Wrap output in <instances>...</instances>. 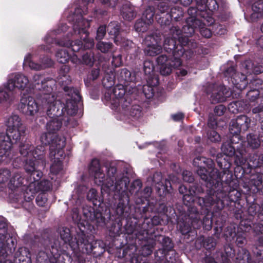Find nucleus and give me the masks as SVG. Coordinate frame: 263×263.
Wrapping results in <instances>:
<instances>
[{
  "instance_id": "obj_52",
  "label": "nucleus",
  "mask_w": 263,
  "mask_h": 263,
  "mask_svg": "<svg viewBox=\"0 0 263 263\" xmlns=\"http://www.w3.org/2000/svg\"><path fill=\"white\" fill-rule=\"evenodd\" d=\"M173 119L175 121H179L184 118V115L182 113H178L172 115Z\"/></svg>"
},
{
  "instance_id": "obj_50",
  "label": "nucleus",
  "mask_w": 263,
  "mask_h": 263,
  "mask_svg": "<svg viewBox=\"0 0 263 263\" xmlns=\"http://www.w3.org/2000/svg\"><path fill=\"white\" fill-rule=\"evenodd\" d=\"M208 125L212 128H215L217 126V122L216 119L213 117H209L208 120Z\"/></svg>"
},
{
  "instance_id": "obj_53",
  "label": "nucleus",
  "mask_w": 263,
  "mask_h": 263,
  "mask_svg": "<svg viewBox=\"0 0 263 263\" xmlns=\"http://www.w3.org/2000/svg\"><path fill=\"white\" fill-rule=\"evenodd\" d=\"M263 111V105L259 104L257 107L252 109V112L254 114H258Z\"/></svg>"
},
{
  "instance_id": "obj_14",
  "label": "nucleus",
  "mask_w": 263,
  "mask_h": 263,
  "mask_svg": "<svg viewBox=\"0 0 263 263\" xmlns=\"http://www.w3.org/2000/svg\"><path fill=\"white\" fill-rule=\"evenodd\" d=\"M120 30V26L117 22H111L108 24V33L114 36V42L117 45H121L124 43V39H120L119 36Z\"/></svg>"
},
{
  "instance_id": "obj_11",
  "label": "nucleus",
  "mask_w": 263,
  "mask_h": 263,
  "mask_svg": "<svg viewBox=\"0 0 263 263\" xmlns=\"http://www.w3.org/2000/svg\"><path fill=\"white\" fill-rule=\"evenodd\" d=\"M12 146V144L9 137L5 133H0V157L8 156Z\"/></svg>"
},
{
  "instance_id": "obj_42",
  "label": "nucleus",
  "mask_w": 263,
  "mask_h": 263,
  "mask_svg": "<svg viewBox=\"0 0 263 263\" xmlns=\"http://www.w3.org/2000/svg\"><path fill=\"white\" fill-rule=\"evenodd\" d=\"M182 178L184 181L192 182L194 181V177L191 172L184 171L182 173Z\"/></svg>"
},
{
  "instance_id": "obj_51",
  "label": "nucleus",
  "mask_w": 263,
  "mask_h": 263,
  "mask_svg": "<svg viewBox=\"0 0 263 263\" xmlns=\"http://www.w3.org/2000/svg\"><path fill=\"white\" fill-rule=\"evenodd\" d=\"M187 13H189V14L192 15L191 22H193V24H194V20H196V18H193L194 17V15L196 13V10L195 8H194L193 7H190L187 10Z\"/></svg>"
},
{
  "instance_id": "obj_25",
  "label": "nucleus",
  "mask_w": 263,
  "mask_h": 263,
  "mask_svg": "<svg viewBox=\"0 0 263 263\" xmlns=\"http://www.w3.org/2000/svg\"><path fill=\"white\" fill-rule=\"evenodd\" d=\"M53 64V62L51 59H47V63H43L42 64L36 63L32 61H30L28 62L29 66L31 69H35L36 70H40L46 67H50L52 66Z\"/></svg>"
},
{
  "instance_id": "obj_16",
  "label": "nucleus",
  "mask_w": 263,
  "mask_h": 263,
  "mask_svg": "<svg viewBox=\"0 0 263 263\" xmlns=\"http://www.w3.org/2000/svg\"><path fill=\"white\" fill-rule=\"evenodd\" d=\"M56 97L53 93L45 94L42 97V105L47 108V114H51V110L55 108Z\"/></svg>"
},
{
  "instance_id": "obj_30",
  "label": "nucleus",
  "mask_w": 263,
  "mask_h": 263,
  "mask_svg": "<svg viewBox=\"0 0 263 263\" xmlns=\"http://www.w3.org/2000/svg\"><path fill=\"white\" fill-rule=\"evenodd\" d=\"M179 191L180 193L183 195V199L184 202V204H187V203H186V201L187 202H190L191 201H193L194 200L193 196L189 195L187 192V187L184 185H181L180 186L179 188Z\"/></svg>"
},
{
  "instance_id": "obj_32",
  "label": "nucleus",
  "mask_w": 263,
  "mask_h": 263,
  "mask_svg": "<svg viewBox=\"0 0 263 263\" xmlns=\"http://www.w3.org/2000/svg\"><path fill=\"white\" fill-rule=\"evenodd\" d=\"M11 176V172L9 170L4 169L0 170V184L6 182Z\"/></svg>"
},
{
  "instance_id": "obj_10",
  "label": "nucleus",
  "mask_w": 263,
  "mask_h": 263,
  "mask_svg": "<svg viewBox=\"0 0 263 263\" xmlns=\"http://www.w3.org/2000/svg\"><path fill=\"white\" fill-rule=\"evenodd\" d=\"M34 146L29 143L22 144L20 147L21 154L24 157L32 156L35 159H40L43 158L44 151L39 148L33 149Z\"/></svg>"
},
{
  "instance_id": "obj_39",
  "label": "nucleus",
  "mask_w": 263,
  "mask_h": 263,
  "mask_svg": "<svg viewBox=\"0 0 263 263\" xmlns=\"http://www.w3.org/2000/svg\"><path fill=\"white\" fill-rule=\"evenodd\" d=\"M143 91L145 94V97L148 99H150L154 95L153 89L152 87L148 85L143 86Z\"/></svg>"
},
{
  "instance_id": "obj_54",
  "label": "nucleus",
  "mask_w": 263,
  "mask_h": 263,
  "mask_svg": "<svg viewBox=\"0 0 263 263\" xmlns=\"http://www.w3.org/2000/svg\"><path fill=\"white\" fill-rule=\"evenodd\" d=\"M171 243V240L168 237H165L163 238L162 240V244L164 247L166 248L170 247V244Z\"/></svg>"
},
{
  "instance_id": "obj_56",
  "label": "nucleus",
  "mask_w": 263,
  "mask_h": 263,
  "mask_svg": "<svg viewBox=\"0 0 263 263\" xmlns=\"http://www.w3.org/2000/svg\"><path fill=\"white\" fill-rule=\"evenodd\" d=\"M253 71L256 74H259L263 72V67L262 66H255L254 68Z\"/></svg>"
},
{
  "instance_id": "obj_9",
  "label": "nucleus",
  "mask_w": 263,
  "mask_h": 263,
  "mask_svg": "<svg viewBox=\"0 0 263 263\" xmlns=\"http://www.w3.org/2000/svg\"><path fill=\"white\" fill-rule=\"evenodd\" d=\"M178 41L180 43V45H176V41L175 37H167L165 39L164 42V48L168 52H172L174 55V52H176L180 48V46H181L183 48V46H185L189 41L188 37L186 36L179 37Z\"/></svg>"
},
{
  "instance_id": "obj_62",
  "label": "nucleus",
  "mask_w": 263,
  "mask_h": 263,
  "mask_svg": "<svg viewBox=\"0 0 263 263\" xmlns=\"http://www.w3.org/2000/svg\"><path fill=\"white\" fill-rule=\"evenodd\" d=\"M235 162L237 163H239L240 164H241L244 163V160L243 159L242 157H241L240 158L236 159L235 160Z\"/></svg>"
},
{
  "instance_id": "obj_33",
  "label": "nucleus",
  "mask_w": 263,
  "mask_h": 263,
  "mask_svg": "<svg viewBox=\"0 0 263 263\" xmlns=\"http://www.w3.org/2000/svg\"><path fill=\"white\" fill-rule=\"evenodd\" d=\"M170 8V6L166 2H160L157 6V8L155 9L156 11L158 13V15L161 13H163L167 12Z\"/></svg>"
},
{
  "instance_id": "obj_64",
  "label": "nucleus",
  "mask_w": 263,
  "mask_h": 263,
  "mask_svg": "<svg viewBox=\"0 0 263 263\" xmlns=\"http://www.w3.org/2000/svg\"><path fill=\"white\" fill-rule=\"evenodd\" d=\"M140 24H141V23H136V24H135V27L137 31H140L141 30V29L139 30V26Z\"/></svg>"
},
{
  "instance_id": "obj_8",
  "label": "nucleus",
  "mask_w": 263,
  "mask_h": 263,
  "mask_svg": "<svg viewBox=\"0 0 263 263\" xmlns=\"http://www.w3.org/2000/svg\"><path fill=\"white\" fill-rule=\"evenodd\" d=\"M251 120L246 115L239 116L235 123H233L230 126V132L231 134L237 135L240 132L241 129H248L250 126Z\"/></svg>"
},
{
  "instance_id": "obj_48",
  "label": "nucleus",
  "mask_w": 263,
  "mask_h": 263,
  "mask_svg": "<svg viewBox=\"0 0 263 263\" xmlns=\"http://www.w3.org/2000/svg\"><path fill=\"white\" fill-rule=\"evenodd\" d=\"M191 230V227L187 224H183L182 226H180V230L183 235H185L189 233Z\"/></svg>"
},
{
  "instance_id": "obj_36",
  "label": "nucleus",
  "mask_w": 263,
  "mask_h": 263,
  "mask_svg": "<svg viewBox=\"0 0 263 263\" xmlns=\"http://www.w3.org/2000/svg\"><path fill=\"white\" fill-rule=\"evenodd\" d=\"M106 33V26L105 25L100 26L97 30L96 40H101L103 39Z\"/></svg>"
},
{
  "instance_id": "obj_35",
  "label": "nucleus",
  "mask_w": 263,
  "mask_h": 263,
  "mask_svg": "<svg viewBox=\"0 0 263 263\" xmlns=\"http://www.w3.org/2000/svg\"><path fill=\"white\" fill-rule=\"evenodd\" d=\"M60 236L61 239L65 242H67L70 240L71 235L70 230L68 228H63L60 231Z\"/></svg>"
},
{
  "instance_id": "obj_47",
  "label": "nucleus",
  "mask_w": 263,
  "mask_h": 263,
  "mask_svg": "<svg viewBox=\"0 0 263 263\" xmlns=\"http://www.w3.org/2000/svg\"><path fill=\"white\" fill-rule=\"evenodd\" d=\"M100 1L108 7L114 8L117 5L118 0H100Z\"/></svg>"
},
{
  "instance_id": "obj_31",
  "label": "nucleus",
  "mask_w": 263,
  "mask_h": 263,
  "mask_svg": "<svg viewBox=\"0 0 263 263\" xmlns=\"http://www.w3.org/2000/svg\"><path fill=\"white\" fill-rule=\"evenodd\" d=\"M205 6L201 10H206L207 9L210 11L216 10L218 8V5L216 0H206L204 2Z\"/></svg>"
},
{
  "instance_id": "obj_2",
  "label": "nucleus",
  "mask_w": 263,
  "mask_h": 263,
  "mask_svg": "<svg viewBox=\"0 0 263 263\" xmlns=\"http://www.w3.org/2000/svg\"><path fill=\"white\" fill-rule=\"evenodd\" d=\"M184 49L181 46L178 49L177 53L174 52V55L171 58L166 55H161L157 59V62L159 66L160 72L162 75H169L173 68H177L182 64L180 57L183 55Z\"/></svg>"
},
{
  "instance_id": "obj_38",
  "label": "nucleus",
  "mask_w": 263,
  "mask_h": 263,
  "mask_svg": "<svg viewBox=\"0 0 263 263\" xmlns=\"http://www.w3.org/2000/svg\"><path fill=\"white\" fill-rule=\"evenodd\" d=\"M25 169L28 173H33L35 171V164L33 161L27 160L25 165Z\"/></svg>"
},
{
  "instance_id": "obj_60",
  "label": "nucleus",
  "mask_w": 263,
  "mask_h": 263,
  "mask_svg": "<svg viewBox=\"0 0 263 263\" xmlns=\"http://www.w3.org/2000/svg\"><path fill=\"white\" fill-rule=\"evenodd\" d=\"M146 41H149L152 43L153 42V41H156L153 35L148 36L146 38Z\"/></svg>"
},
{
  "instance_id": "obj_58",
  "label": "nucleus",
  "mask_w": 263,
  "mask_h": 263,
  "mask_svg": "<svg viewBox=\"0 0 263 263\" xmlns=\"http://www.w3.org/2000/svg\"><path fill=\"white\" fill-rule=\"evenodd\" d=\"M124 74L125 76V77H129L130 76V72L127 69H123L122 70L121 74Z\"/></svg>"
},
{
  "instance_id": "obj_18",
  "label": "nucleus",
  "mask_w": 263,
  "mask_h": 263,
  "mask_svg": "<svg viewBox=\"0 0 263 263\" xmlns=\"http://www.w3.org/2000/svg\"><path fill=\"white\" fill-rule=\"evenodd\" d=\"M198 26L199 28V31L202 36L210 38L212 36V32L211 30L204 26H202L201 23L199 20H194L193 26L191 28V31H190V34H192L194 32V28H196Z\"/></svg>"
},
{
  "instance_id": "obj_45",
  "label": "nucleus",
  "mask_w": 263,
  "mask_h": 263,
  "mask_svg": "<svg viewBox=\"0 0 263 263\" xmlns=\"http://www.w3.org/2000/svg\"><path fill=\"white\" fill-rule=\"evenodd\" d=\"M9 98V95L6 90L0 89V103L7 101Z\"/></svg>"
},
{
  "instance_id": "obj_7",
  "label": "nucleus",
  "mask_w": 263,
  "mask_h": 263,
  "mask_svg": "<svg viewBox=\"0 0 263 263\" xmlns=\"http://www.w3.org/2000/svg\"><path fill=\"white\" fill-rule=\"evenodd\" d=\"M11 77L6 86L7 90L9 91H13L15 88L23 90L29 82L28 78L21 74H12Z\"/></svg>"
},
{
  "instance_id": "obj_63",
  "label": "nucleus",
  "mask_w": 263,
  "mask_h": 263,
  "mask_svg": "<svg viewBox=\"0 0 263 263\" xmlns=\"http://www.w3.org/2000/svg\"><path fill=\"white\" fill-rule=\"evenodd\" d=\"M25 200H26L27 201H30L33 199L34 196L33 195H31V196H29L27 199H26V196H25Z\"/></svg>"
},
{
  "instance_id": "obj_41",
  "label": "nucleus",
  "mask_w": 263,
  "mask_h": 263,
  "mask_svg": "<svg viewBox=\"0 0 263 263\" xmlns=\"http://www.w3.org/2000/svg\"><path fill=\"white\" fill-rule=\"evenodd\" d=\"M154 65L150 61H145L144 63V71L146 74H151L154 70Z\"/></svg>"
},
{
  "instance_id": "obj_24",
  "label": "nucleus",
  "mask_w": 263,
  "mask_h": 263,
  "mask_svg": "<svg viewBox=\"0 0 263 263\" xmlns=\"http://www.w3.org/2000/svg\"><path fill=\"white\" fill-rule=\"evenodd\" d=\"M155 14L158 15V13L156 11L153 6H148L144 11L143 15L145 16V23L147 24L152 23L153 21V17Z\"/></svg>"
},
{
  "instance_id": "obj_20",
  "label": "nucleus",
  "mask_w": 263,
  "mask_h": 263,
  "mask_svg": "<svg viewBox=\"0 0 263 263\" xmlns=\"http://www.w3.org/2000/svg\"><path fill=\"white\" fill-rule=\"evenodd\" d=\"M246 142L248 147L251 149H257L260 145V140L259 137L253 134H249L247 135Z\"/></svg>"
},
{
  "instance_id": "obj_19",
  "label": "nucleus",
  "mask_w": 263,
  "mask_h": 263,
  "mask_svg": "<svg viewBox=\"0 0 263 263\" xmlns=\"http://www.w3.org/2000/svg\"><path fill=\"white\" fill-rule=\"evenodd\" d=\"M162 51L161 46L157 41H156V44L147 45V47L144 49V53L147 55L154 57L161 53Z\"/></svg>"
},
{
  "instance_id": "obj_49",
  "label": "nucleus",
  "mask_w": 263,
  "mask_h": 263,
  "mask_svg": "<svg viewBox=\"0 0 263 263\" xmlns=\"http://www.w3.org/2000/svg\"><path fill=\"white\" fill-rule=\"evenodd\" d=\"M236 72V69L234 67L231 66L229 67L224 72L227 76L233 77Z\"/></svg>"
},
{
  "instance_id": "obj_55",
  "label": "nucleus",
  "mask_w": 263,
  "mask_h": 263,
  "mask_svg": "<svg viewBox=\"0 0 263 263\" xmlns=\"http://www.w3.org/2000/svg\"><path fill=\"white\" fill-rule=\"evenodd\" d=\"M71 62L76 64H79L81 63V60L78 58V55L73 54L70 58Z\"/></svg>"
},
{
  "instance_id": "obj_29",
  "label": "nucleus",
  "mask_w": 263,
  "mask_h": 263,
  "mask_svg": "<svg viewBox=\"0 0 263 263\" xmlns=\"http://www.w3.org/2000/svg\"><path fill=\"white\" fill-rule=\"evenodd\" d=\"M113 45L111 43L99 42L96 45L97 48L102 53L108 52L112 47Z\"/></svg>"
},
{
  "instance_id": "obj_17",
  "label": "nucleus",
  "mask_w": 263,
  "mask_h": 263,
  "mask_svg": "<svg viewBox=\"0 0 263 263\" xmlns=\"http://www.w3.org/2000/svg\"><path fill=\"white\" fill-rule=\"evenodd\" d=\"M121 15L124 19L131 21L135 18L136 11L133 6L130 3H127L122 6Z\"/></svg>"
},
{
  "instance_id": "obj_4",
  "label": "nucleus",
  "mask_w": 263,
  "mask_h": 263,
  "mask_svg": "<svg viewBox=\"0 0 263 263\" xmlns=\"http://www.w3.org/2000/svg\"><path fill=\"white\" fill-rule=\"evenodd\" d=\"M90 21L83 18H81L73 25L74 31H78L80 35L82 34L81 39L85 49L92 48L95 44L93 39L88 36V29L90 27Z\"/></svg>"
},
{
  "instance_id": "obj_13",
  "label": "nucleus",
  "mask_w": 263,
  "mask_h": 263,
  "mask_svg": "<svg viewBox=\"0 0 263 263\" xmlns=\"http://www.w3.org/2000/svg\"><path fill=\"white\" fill-rule=\"evenodd\" d=\"M27 127L25 125L15 128L7 132V136L12 138L15 142L22 141L27 135Z\"/></svg>"
},
{
  "instance_id": "obj_28",
  "label": "nucleus",
  "mask_w": 263,
  "mask_h": 263,
  "mask_svg": "<svg viewBox=\"0 0 263 263\" xmlns=\"http://www.w3.org/2000/svg\"><path fill=\"white\" fill-rule=\"evenodd\" d=\"M170 15L172 20L178 21L183 17V13L181 8L174 7L171 8Z\"/></svg>"
},
{
  "instance_id": "obj_34",
  "label": "nucleus",
  "mask_w": 263,
  "mask_h": 263,
  "mask_svg": "<svg viewBox=\"0 0 263 263\" xmlns=\"http://www.w3.org/2000/svg\"><path fill=\"white\" fill-rule=\"evenodd\" d=\"M35 200L36 204L39 206L43 207L45 206L47 201V198L44 194L41 193L37 195Z\"/></svg>"
},
{
  "instance_id": "obj_6",
  "label": "nucleus",
  "mask_w": 263,
  "mask_h": 263,
  "mask_svg": "<svg viewBox=\"0 0 263 263\" xmlns=\"http://www.w3.org/2000/svg\"><path fill=\"white\" fill-rule=\"evenodd\" d=\"M208 169H206L204 167L200 166L197 170V174L200 178L206 182H209L210 184L214 183V180H216L219 175V172L217 169L214 167L213 162L210 160H208Z\"/></svg>"
},
{
  "instance_id": "obj_43",
  "label": "nucleus",
  "mask_w": 263,
  "mask_h": 263,
  "mask_svg": "<svg viewBox=\"0 0 263 263\" xmlns=\"http://www.w3.org/2000/svg\"><path fill=\"white\" fill-rule=\"evenodd\" d=\"M226 110V107L223 105H218L215 106L214 111L216 115L218 116H222Z\"/></svg>"
},
{
  "instance_id": "obj_37",
  "label": "nucleus",
  "mask_w": 263,
  "mask_h": 263,
  "mask_svg": "<svg viewBox=\"0 0 263 263\" xmlns=\"http://www.w3.org/2000/svg\"><path fill=\"white\" fill-rule=\"evenodd\" d=\"M208 138L211 141L214 142L220 140V135L215 130H212L208 134Z\"/></svg>"
},
{
  "instance_id": "obj_46",
  "label": "nucleus",
  "mask_w": 263,
  "mask_h": 263,
  "mask_svg": "<svg viewBox=\"0 0 263 263\" xmlns=\"http://www.w3.org/2000/svg\"><path fill=\"white\" fill-rule=\"evenodd\" d=\"M112 63L116 67H119L122 64V56L118 55L117 56H113Z\"/></svg>"
},
{
  "instance_id": "obj_12",
  "label": "nucleus",
  "mask_w": 263,
  "mask_h": 263,
  "mask_svg": "<svg viewBox=\"0 0 263 263\" xmlns=\"http://www.w3.org/2000/svg\"><path fill=\"white\" fill-rule=\"evenodd\" d=\"M211 101L212 103L223 102L226 100V88L222 86L212 85Z\"/></svg>"
},
{
  "instance_id": "obj_27",
  "label": "nucleus",
  "mask_w": 263,
  "mask_h": 263,
  "mask_svg": "<svg viewBox=\"0 0 263 263\" xmlns=\"http://www.w3.org/2000/svg\"><path fill=\"white\" fill-rule=\"evenodd\" d=\"M221 149L224 155L229 157L234 156L235 153L234 147L229 143H223Z\"/></svg>"
},
{
  "instance_id": "obj_57",
  "label": "nucleus",
  "mask_w": 263,
  "mask_h": 263,
  "mask_svg": "<svg viewBox=\"0 0 263 263\" xmlns=\"http://www.w3.org/2000/svg\"><path fill=\"white\" fill-rule=\"evenodd\" d=\"M202 159H204V158H202L200 156L197 157L193 160V165L195 166L199 167V163L198 161H201Z\"/></svg>"
},
{
  "instance_id": "obj_23",
  "label": "nucleus",
  "mask_w": 263,
  "mask_h": 263,
  "mask_svg": "<svg viewBox=\"0 0 263 263\" xmlns=\"http://www.w3.org/2000/svg\"><path fill=\"white\" fill-rule=\"evenodd\" d=\"M62 123L58 119H53L49 121L46 125L47 130L50 133H54L60 129Z\"/></svg>"
},
{
  "instance_id": "obj_21",
  "label": "nucleus",
  "mask_w": 263,
  "mask_h": 263,
  "mask_svg": "<svg viewBox=\"0 0 263 263\" xmlns=\"http://www.w3.org/2000/svg\"><path fill=\"white\" fill-rule=\"evenodd\" d=\"M58 44L63 47H71V50L74 52H78L82 49L83 46V43L82 41H79L78 42H70V41L64 42L61 41L58 42Z\"/></svg>"
},
{
  "instance_id": "obj_5",
  "label": "nucleus",
  "mask_w": 263,
  "mask_h": 263,
  "mask_svg": "<svg viewBox=\"0 0 263 263\" xmlns=\"http://www.w3.org/2000/svg\"><path fill=\"white\" fill-rule=\"evenodd\" d=\"M18 109L28 116H33L40 111V107L35 100L31 96H23L18 105Z\"/></svg>"
},
{
  "instance_id": "obj_44",
  "label": "nucleus",
  "mask_w": 263,
  "mask_h": 263,
  "mask_svg": "<svg viewBox=\"0 0 263 263\" xmlns=\"http://www.w3.org/2000/svg\"><path fill=\"white\" fill-rule=\"evenodd\" d=\"M97 196V191L95 189H91L87 193V197L88 200L96 199Z\"/></svg>"
},
{
  "instance_id": "obj_15",
  "label": "nucleus",
  "mask_w": 263,
  "mask_h": 263,
  "mask_svg": "<svg viewBox=\"0 0 263 263\" xmlns=\"http://www.w3.org/2000/svg\"><path fill=\"white\" fill-rule=\"evenodd\" d=\"M6 125L7 126V132H8L15 128L24 126V125L19 116L12 114L6 120Z\"/></svg>"
},
{
  "instance_id": "obj_3",
  "label": "nucleus",
  "mask_w": 263,
  "mask_h": 263,
  "mask_svg": "<svg viewBox=\"0 0 263 263\" xmlns=\"http://www.w3.org/2000/svg\"><path fill=\"white\" fill-rule=\"evenodd\" d=\"M66 140L64 138H57L52 143L49 156L51 160L53 161L50 167V171L53 174H58L62 168L61 160L65 157L64 148Z\"/></svg>"
},
{
  "instance_id": "obj_40",
  "label": "nucleus",
  "mask_w": 263,
  "mask_h": 263,
  "mask_svg": "<svg viewBox=\"0 0 263 263\" xmlns=\"http://www.w3.org/2000/svg\"><path fill=\"white\" fill-rule=\"evenodd\" d=\"M130 115L134 117H139L141 115V110L140 106L134 105L130 109Z\"/></svg>"
},
{
  "instance_id": "obj_1",
  "label": "nucleus",
  "mask_w": 263,
  "mask_h": 263,
  "mask_svg": "<svg viewBox=\"0 0 263 263\" xmlns=\"http://www.w3.org/2000/svg\"><path fill=\"white\" fill-rule=\"evenodd\" d=\"M116 172V168L114 167H108L106 177L100 161L96 158L91 160L89 166V173L93 176L95 183L98 185H105L107 187L113 186Z\"/></svg>"
},
{
  "instance_id": "obj_22",
  "label": "nucleus",
  "mask_w": 263,
  "mask_h": 263,
  "mask_svg": "<svg viewBox=\"0 0 263 263\" xmlns=\"http://www.w3.org/2000/svg\"><path fill=\"white\" fill-rule=\"evenodd\" d=\"M57 138H65L63 137H60L57 135H52L51 133H43L40 136V140L42 144L47 145L50 144V148L51 147L52 142L55 140Z\"/></svg>"
},
{
  "instance_id": "obj_61",
  "label": "nucleus",
  "mask_w": 263,
  "mask_h": 263,
  "mask_svg": "<svg viewBox=\"0 0 263 263\" xmlns=\"http://www.w3.org/2000/svg\"><path fill=\"white\" fill-rule=\"evenodd\" d=\"M105 79L104 78L103 80L102 83H103L104 86L106 88L110 87L113 85V82L112 81H111V82H110V84L108 85H106L105 84Z\"/></svg>"
},
{
  "instance_id": "obj_59",
  "label": "nucleus",
  "mask_w": 263,
  "mask_h": 263,
  "mask_svg": "<svg viewBox=\"0 0 263 263\" xmlns=\"http://www.w3.org/2000/svg\"><path fill=\"white\" fill-rule=\"evenodd\" d=\"M178 76H185L187 74V71L185 69H181L179 72L177 73Z\"/></svg>"
},
{
  "instance_id": "obj_26",
  "label": "nucleus",
  "mask_w": 263,
  "mask_h": 263,
  "mask_svg": "<svg viewBox=\"0 0 263 263\" xmlns=\"http://www.w3.org/2000/svg\"><path fill=\"white\" fill-rule=\"evenodd\" d=\"M57 60L61 63H66L69 59V55L66 49H61L56 54Z\"/></svg>"
}]
</instances>
